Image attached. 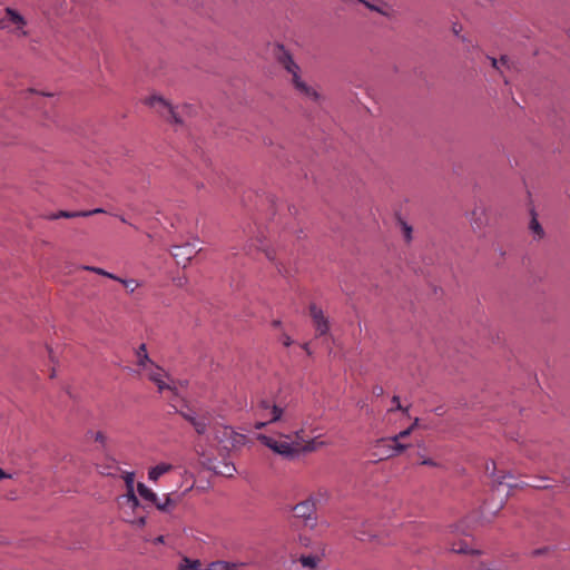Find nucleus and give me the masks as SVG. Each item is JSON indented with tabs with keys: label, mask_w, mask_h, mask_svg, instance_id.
Returning a JSON list of instances; mask_svg holds the SVG:
<instances>
[{
	"label": "nucleus",
	"mask_w": 570,
	"mask_h": 570,
	"mask_svg": "<svg viewBox=\"0 0 570 570\" xmlns=\"http://www.w3.org/2000/svg\"><path fill=\"white\" fill-rule=\"evenodd\" d=\"M137 491L144 500L153 503L164 513H171L183 499V493L177 492L166 493L164 498L160 499L151 489L140 482L137 484Z\"/></svg>",
	"instance_id": "4"
},
{
	"label": "nucleus",
	"mask_w": 570,
	"mask_h": 570,
	"mask_svg": "<svg viewBox=\"0 0 570 570\" xmlns=\"http://www.w3.org/2000/svg\"><path fill=\"white\" fill-rule=\"evenodd\" d=\"M146 105L154 108L157 112H159L167 120L174 121L175 124H181V119L179 118L176 109L163 97L160 96H150L146 99Z\"/></svg>",
	"instance_id": "6"
},
{
	"label": "nucleus",
	"mask_w": 570,
	"mask_h": 570,
	"mask_svg": "<svg viewBox=\"0 0 570 570\" xmlns=\"http://www.w3.org/2000/svg\"><path fill=\"white\" fill-rule=\"evenodd\" d=\"M471 226L475 229H481L485 224V213L482 207H475L471 213Z\"/></svg>",
	"instance_id": "16"
},
{
	"label": "nucleus",
	"mask_w": 570,
	"mask_h": 570,
	"mask_svg": "<svg viewBox=\"0 0 570 570\" xmlns=\"http://www.w3.org/2000/svg\"><path fill=\"white\" fill-rule=\"evenodd\" d=\"M309 314L314 322L317 335H325L330 330V325L327 318L323 314V311L313 304L309 307Z\"/></svg>",
	"instance_id": "10"
},
{
	"label": "nucleus",
	"mask_w": 570,
	"mask_h": 570,
	"mask_svg": "<svg viewBox=\"0 0 570 570\" xmlns=\"http://www.w3.org/2000/svg\"><path fill=\"white\" fill-rule=\"evenodd\" d=\"M120 282L130 293L135 292V289L139 286V283L136 279H116Z\"/></svg>",
	"instance_id": "29"
},
{
	"label": "nucleus",
	"mask_w": 570,
	"mask_h": 570,
	"mask_svg": "<svg viewBox=\"0 0 570 570\" xmlns=\"http://www.w3.org/2000/svg\"><path fill=\"white\" fill-rule=\"evenodd\" d=\"M529 228L535 237H538V238L543 237V235H544L543 228L541 227L540 223L538 222V219L533 213H532V218H531Z\"/></svg>",
	"instance_id": "26"
},
{
	"label": "nucleus",
	"mask_w": 570,
	"mask_h": 570,
	"mask_svg": "<svg viewBox=\"0 0 570 570\" xmlns=\"http://www.w3.org/2000/svg\"><path fill=\"white\" fill-rule=\"evenodd\" d=\"M197 253L198 249L195 247V245L191 244L174 246L171 250V255L176 263L178 265H183L184 267Z\"/></svg>",
	"instance_id": "9"
},
{
	"label": "nucleus",
	"mask_w": 570,
	"mask_h": 570,
	"mask_svg": "<svg viewBox=\"0 0 570 570\" xmlns=\"http://www.w3.org/2000/svg\"><path fill=\"white\" fill-rule=\"evenodd\" d=\"M417 423H419V420L415 419L414 423L411 426H413V429H414L417 425Z\"/></svg>",
	"instance_id": "47"
},
{
	"label": "nucleus",
	"mask_w": 570,
	"mask_h": 570,
	"mask_svg": "<svg viewBox=\"0 0 570 570\" xmlns=\"http://www.w3.org/2000/svg\"><path fill=\"white\" fill-rule=\"evenodd\" d=\"M383 392L382 387H380L379 390H376V393L377 394H381Z\"/></svg>",
	"instance_id": "51"
},
{
	"label": "nucleus",
	"mask_w": 570,
	"mask_h": 570,
	"mask_svg": "<svg viewBox=\"0 0 570 570\" xmlns=\"http://www.w3.org/2000/svg\"><path fill=\"white\" fill-rule=\"evenodd\" d=\"M321 561V558L318 556H301L299 558V562L302 563L303 567L305 568H309V569H315L317 567V564L320 563Z\"/></svg>",
	"instance_id": "22"
},
{
	"label": "nucleus",
	"mask_w": 570,
	"mask_h": 570,
	"mask_svg": "<svg viewBox=\"0 0 570 570\" xmlns=\"http://www.w3.org/2000/svg\"><path fill=\"white\" fill-rule=\"evenodd\" d=\"M491 62H492V66L497 69H499L498 67V60L495 58H491Z\"/></svg>",
	"instance_id": "41"
},
{
	"label": "nucleus",
	"mask_w": 570,
	"mask_h": 570,
	"mask_svg": "<svg viewBox=\"0 0 570 570\" xmlns=\"http://www.w3.org/2000/svg\"><path fill=\"white\" fill-rule=\"evenodd\" d=\"M6 12H7V16H8L10 22L16 24L18 30H21L26 26L24 18L17 11H14L13 9L7 8Z\"/></svg>",
	"instance_id": "20"
},
{
	"label": "nucleus",
	"mask_w": 570,
	"mask_h": 570,
	"mask_svg": "<svg viewBox=\"0 0 570 570\" xmlns=\"http://www.w3.org/2000/svg\"><path fill=\"white\" fill-rule=\"evenodd\" d=\"M281 340L283 345L286 347H288L292 344V338L287 334H283Z\"/></svg>",
	"instance_id": "35"
},
{
	"label": "nucleus",
	"mask_w": 570,
	"mask_h": 570,
	"mask_svg": "<svg viewBox=\"0 0 570 570\" xmlns=\"http://www.w3.org/2000/svg\"><path fill=\"white\" fill-rule=\"evenodd\" d=\"M181 415L184 416L185 420H187L191 425H193V419H197L196 416H194L193 414L190 413H181Z\"/></svg>",
	"instance_id": "37"
},
{
	"label": "nucleus",
	"mask_w": 570,
	"mask_h": 570,
	"mask_svg": "<svg viewBox=\"0 0 570 570\" xmlns=\"http://www.w3.org/2000/svg\"><path fill=\"white\" fill-rule=\"evenodd\" d=\"M257 440L285 459H294L302 453L314 452L323 444V442H317L315 439L305 440L303 429L286 434L278 433L277 436L258 434Z\"/></svg>",
	"instance_id": "1"
},
{
	"label": "nucleus",
	"mask_w": 570,
	"mask_h": 570,
	"mask_svg": "<svg viewBox=\"0 0 570 570\" xmlns=\"http://www.w3.org/2000/svg\"><path fill=\"white\" fill-rule=\"evenodd\" d=\"M392 402L395 405V410L407 411V409H403V406L401 405L399 396H393ZM392 410H394V407Z\"/></svg>",
	"instance_id": "33"
},
{
	"label": "nucleus",
	"mask_w": 570,
	"mask_h": 570,
	"mask_svg": "<svg viewBox=\"0 0 570 570\" xmlns=\"http://www.w3.org/2000/svg\"><path fill=\"white\" fill-rule=\"evenodd\" d=\"M135 523H137L139 527H142L145 525L146 523V518L145 517H139L136 521H134Z\"/></svg>",
	"instance_id": "38"
},
{
	"label": "nucleus",
	"mask_w": 570,
	"mask_h": 570,
	"mask_svg": "<svg viewBox=\"0 0 570 570\" xmlns=\"http://www.w3.org/2000/svg\"><path fill=\"white\" fill-rule=\"evenodd\" d=\"M213 469L217 474L230 478L236 472V468L233 463L223 462L220 465H214Z\"/></svg>",
	"instance_id": "19"
},
{
	"label": "nucleus",
	"mask_w": 570,
	"mask_h": 570,
	"mask_svg": "<svg viewBox=\"0 0 570 570\" xmlns=\"http://www.w3.org/2000/svg\"><path fill=\"white\" fill-rule=\"evenodd\" d=\"M105 213L101 208H96L92 210H81V212H67V210H60L57 214L52 215L51 219H58V218H75V217H89L95 214Z\"/></svg>",
	"instance_id": "13"
},
{
	"label": "nucleus",
	"mask_w": 570,
	"mask_h": 570,
	"mask_svg": "<svg viewBox=\"0 0 570 570\" xmlns=\"http://www.w3.org/2000/svg\"><path fill=\"white\" fill-rule=\"evenodd\" d=\"M214 439L224 450H232L242 446L246 438L230 426L219 425L214 429Z\"/></svg>",
	"instance_id": "5"
},
{
	"label": "nucleus",
	"mask_w": 570,
	"mask_h": 570,
	"mask_svg": "<svg viewBox=\"0 0 570 570\" xmlns=\"http://www.w3.org/2000/svg\"><path fill=\"white\" fill-rule=\"evenodd\" d=\"M257 566L255 561L247 562H229L224 560L213 561L208 563L205 570H240L242 567Z\"/></svg>",
	"instance_id": "12"
},
{
	"label": "nucleus",
	"mask_w": 570,
	"mask_h": 570,
	"mask_svg": "<svg viewBox=\"0 0 570 570\" xmlns=\"http://www.w3.org/2000/svg\"><path fill=\"white\" fill-rule=\"evenodd\" d=\"M451 550L455 553H473L474 550L469 548V544L465 540H461L452 544Z\"/></svg>",
	"instance_id": "27"
},
{
	"label": "nucleus",
	"mask_w": 570,
	"mask_h": 570,
	"mask_svg": "<svg viewBox=\"0 0 570 570\" xmlns=\"http://www.w3.org/2000/svg\"><path fill=\"white\" fill-rule=\"evenodd\" d=\"M406 448H407V445L401 443L400 441H396V443L389 442V450H387V453H385V456L386 458H391V456H394L396 454H400Z\"/></svg>",
	"instance_id": "23"
},
{
	"label": "nucleus",
	"mask_w": 570,
	"mask_h": 570,
	"mask_svg": "<svg viewBox=\"0 0 570 570\" xmlns=\"http://www.w3.org/2000/svg\"><path fill=\"white\" fill-rule=\"evenodd\" d=\"M141 371L153 383L157 385L159 392L165 390L174 391V387L165 381L167 377L166 372L161 367L155 365L154 362L148 364L146 368H141Z\"/></svg>",
	"instance_id": "7"
},
{
	"label": "nucleus",
	"mask_w": 570,
	"mask_h": 570,
	"mask_svg": "<svg viewBox=\"0 0 570 570\" xmlns=\"http://www.w3.org/2000/svg\"><path fill=\"white\" fill-rule=\"evenodd\" d=\"M100 473L105 475H114V470H118V468L115 465V462H111V464H108L106 466H99Z\"/></svg>",
	"instance_id": "32"
},
{
	"label": "nucleus",
	"mask_w": 570,
	"mask_h": 570,
	"mask_svg": "<svg viewBox=\"0 0 570 570\" xmlns=\"http://www.w3.org/2000/svg\"><path fill=\"white\" fill-rule=\"evenodd\" d=\"M120 220H121L122 223H127L126 218H125V217H122V216L120 217Z\"/></svg>",
	"instance_id": "52"
},
{
	"label": "nucleus",
	"mask_w": 570,
	"mask_h": 570,
	"mask_svg": "<svg viewBox=\"0 0 570 570\" xmlns=\"http://www.w3.org/2000/svg\"><path fill=\"white\" fill-rule=\"evenodd\" d=\"M405 233H406V237L409 238V237H410V234H411V228H410V227H406V228H405Z\"/></svg>",
	"instance_id": "45"
},
{
	"label": "nucleus",
	"mask_w": 570,
	"mask_h": 570,
	"mask_svg": "<svg viewBox=\"0 0 570 570\" xmlns=\"http://www.w3.org/2000/svg\"><path fill=\"white\" fill-rule=\"evenodd\" d=\"M266 256L268 259H273V257L271 256V254L268 252L266 253Z\"/></svg>",
	"instance_id": "50"
},
{
	"label": "nucleus",
	"mask_w": 570,
	"mask_h": 570,
	"mask_svg": "<svg viewBox=\"0 0 570 570\" xmlns=\"http://www.w3.org/2000/svg\"><path fill=\"white\" fill-rule=\"evenodd\" d=\"M453 31H454V33H456V35H458V33H459V28L453 27Z\"/></svg>",
	"instance_id": "48"
},
{
	"label": "nucleus",
	"mask_w": 570,
	"mask_h": 570,
	"mask_svg": "<svg viewBox=\"0 0 570 570\" xmlns=\"http://www.w3.org/2000/svg\"><path fill=\"white\" fill-rule=\"evenodd\" d=\"M412 431H413V426H409L407 429L401 431L399 434H396L392 438H389V442L396 443V441L407 438L412 433Z\"/></svg>",
	"instance_id": "30"
},
{
	"label": "nucleus",
	"mask_w": 570,
	"mask_h": 570,
	"mask_svg": "<svg viewBox=\"0 0 570 570\" xmlns=\"http://www.w3.org/2000/svg\"><path fill=\"white\" fill-rule=\"evenodd\" d=\"M193 426L199 435H203L207 431L208 419L205 416L199 419H193Z\"/></svg>",
	"instance_id": "24"
},
{
	"label": "nucleus",
	"mask_w": 570,
	"mask_h": 570,
	"mask_svg": "<svg viewBox=\"0 0 570 570\" xmlns=\"http://www.w3.org/2000/svg\"><path fill=\"white\" fill-rule=\"evenodd\" d=\"M122 479L125 481L127 492L122 497L124 501L121 502V504L122 505H127L131 510H135L136 508L139 507V500L136 497L135 490H134L135 473L134 472H126L124 474Z\"/></svg>",
	"instance_id": "8"
},
{
	"label": "nucleus",
	"mask_w": 570,
	"mask_h": 570,
	"mask_svg": "<svg viewBox=\"0 0 570 570\" xmlns=\"http://www.w3.org/2000/svg\"><path fill=\"white\" fill-rule=\"evenodd\" d=\"M500 62L502 65H507L508 63V58L507 57H501Z\"/></svg>",
	"instance_id": "43"
},
{
	"label": "nucleus",
	"mask_w": 570,
	"mask_h": 570,
	"mask_svg": "<svg viewBox=\"0 0 570 570\" xmlns=\"http://www.w3.org/2000/svg\"><path fill=\"white\" fill-rule=\"evenodd\" d=\"M421 464H422V465H429V466H439V463H438V462H435V461H434V460H432V459H423V460L421 461Z\"/></svg>",
	"instance_id": "34"
},
{
	"label": "nucleus",
	"mask_w": 570,
	"mask_h": 570,
	"mask_svg": "<svg viewBox=\"0 0 570 570\" xmlns=\"http://www.w3.org/2000/svg\"><path fill=\"white\" fill-rule=\"evenodd\" d=\"M375 531L372 529V524L364 522L358 529L355 530V538L361 541H370L375 538Z\"/></svg>",
	"instance_id": "15"
},
{
	"label": "nucleus",
	"mask_w": 570,
	"mask_h": 570,
	"mask_svg": "<svg viewBox=\"0 0 570 570\" xmlns=\"http://www.w3.org/2000/svg\"><path fill=\"white\" fill-rule=\"evenodd\" d=\"M277 60L279 65L287 71V73L291 76V82L294 86L295 90L301 95L303 98L312 100V101H318L320 95L318 92L311 86H308L301 77V68L293 60L291 53L284 48H279V52L277 55Z\"/></svg>",
	"instance_id": "3"
},
{
	"label": "nucleus",
	"mask_w": 570,
	"mask_h": 570,
	"mask_svg": "<svg viewBox=\"0 0 570 570\" xmlns=\"http://www.w3.org/2000/svg\"><path fill=\"white\" fill-rule=\"evenodd\" d=\"M374 449L377 451L373 452V456H379L380 460L386 458L385 453H387L389 450V439L377 440L374 445Z\"/></svg>",
	"instance_id": "21"
},
{
	"label": "nucleus",
	"mask_w": 570,
	"mask_h": 570,
	"mask_svg": "<svg viewBox=\"0 0 570 570\" xmlns=\"http://www.w3.org/2000/svg\"><path fill=\"white\" fill-rule=\"evenodd\" d=\"M203 563L198 559H190L188 557H183L177 570H202Z\"/></svg>",
	"instance_id": "17"
},
{
	"label": "nucleus",
	"mask_w": 570,
	"mask_h": 570,
	"mask_svg": "<svg viewBox=\"0 0 570 570\" xmlns=\"http://www.w3.org/2000/svg\"><path fill=\"white\" fill-rule=\"evenodd\" d=\"M252 410L256 419L254 428L257 430L277 422L287 423L292 417L286 406L266 397H261L253 402Z\"/></svg>",
	"instance_id": "2"
},
{
	"label": "nucleus",
	"mask_w": 570,
	"mask_h": 570,
	"mask_svg": "<svg viewBox=\"0 0 570 570\" xmlns=\"http://www.w3.org/2000/svg\"><path fill=\"white\" fill-rule=\"evenodd\" d=\"M197 452H198V454H200V455H205V452H204V451H202V452H200V451H198V450H197Z\"/></svg>",
	"instance_id": "53"
},
{
	"label": "nucleus",
	"mask_w": 570,
	"mask_h": 570,
	"mask_svg": "<svg viewBox=\"0 0 570 570\" xmlns=\"http://www.w3.org/2000/svg\"><path fill=\"white\" fill-rule=\"evenodd\" d=\"M83 269L94 272V273L102 275V276H106V277L111 278L114 281L115 279H119L118 276H116V275H114L111 273H108V272H106V271H104L102 268H99V267L83 266Z\"/></svg>",
	"instance_id": "28"
},
{
	"label": "nucleus",
	"mask_w": 570,
	"mask_h": 570,
	"mask_svg": "<svg viewBox=\"0 0 570 570\" xmlns=\"http://www.w3.org/2000/svg\"><path fill=\"white\" fill-rule=\"evenodd\" d=\"M11 478L10 474L6 473L3 470L0 469V480Z\"/></svg>",
	"instance_id": "39"
},
{
	"label": "nucleus",
	"mask_w": 570,
	"mask_h": 570,
	"mask_svg": "<svg viewBox=\"0 0 570 570\" xmlns=\"http://www.w3.org/2000/svg\"><path fill=\"white\" fill-rule=\"evenodd\" d=\"M302 347H303V348H304L308 354H311L309 348H308V344H307V343L303 344V345H302Z\"/></svg>",
	"instance_id": "44"
},
{
	"label": "nucleus",
	"mask_w": 570,
	"mask_h": 570,
	"mask_svg": "<svg viewBox=\"0 0 570 570\" xmlns=\"http://www.w3.org/2000/svg\"><path fill=\"white\" fill-rule=\"evenodd\" d=\"M155 542L156 543H164L165 542V538L163 535H159L155 539Z\"/></svg>",
	"instance_id": "40"
},
{
	"label": "nucleus",
	"mask_w": 570,
	"mask_h": 570,
	"mask_svg": "<svg viewBox=\"0 0 570 570\" xmlns=\"http://www.w3.org/2000/svg\"><path fill=\"white\" fill-rule=\"evenodd\" d=\"M533 487L538 488V489H547V488H549V485H547V484H534Z\"/></svg>",
	"instance_id": "42"
},
{
	"label": "nucleus",
	"mask_w": 570,
	"mask_h": 570,
	"mask_svg": "<svg viewBox=\"0 0 570 570\" xmlns=\"http://www.w3.org/2000/svg\"><path fill=\"white\" fill-rule=\"evenodd\" d=\"M174 470V465L170 463L161 462L148 470V479L153 482H157L160 476Z\"/></svg>",
	"instance_id": "14"
},
{
	"label": "nucleus",
	"mask_w": 570,
	"mask_h": 570,
	"mask_svg": "<svg viewBox=\"0 0 570 570\" xmlns=\"http://www.w3.org/2000/svg\"><path fill=\"white\" fill-rule=\"evenodd\" d=\"M91 435H92V438H94V440H95L96 442H98V443H100V444H101V446H102V448H105V446H106V443H107V436H106V434H105V433H102V432L98 431V432L92 433Z\"/></svg>",
	"instance_id": "31"
},
{
	"label": "nucleus",
	"mask_w": 570,
	"mask_h": 570,
	"mask_svg": "<svg viewBox=\"0 0 570 570\" xmlns=\"http://www.w3.org/2000/svg\"><path fill=\"white\" fill-rule=\"evenodd\" d=\"M315 501L308 498L293 508L294 515L304 520H309L315 513Z\"/></svg>",
	"instance_id": "11"
},
{
	"label": "nucleus",
	"mask_w": 570,
	"mask_h": 570,
	"mask_svg": "<svg viewBox=\"0 0 570 570\" xmlns=\"http://www.w3.org/2000/svg\"><path fill=\"white\" fill-rule=\"evenodd\" d=\"M357 2H363L367 8H370L371 10H375V11H379L381 13H384L381 9L376 8L375 6H372L368 2L364 1V0H356Z\"/></svg>",
	"instance_id": "36"
},
{
	"label": "nucleus",
	"mask_w": 570,
	"mask_h": 570,
	"mask_svg": "<svg viewBox=\"0 0 570 570\" xmlns=\"http://www.w3.org/2000/svg\"><path fill=\"white\" fill-rule=\"evenodd\" d=\"M137 365L141 368H146L148 364L153 363V361L149 358L145 344H141L137 352Z\"/></svg>",
	"instance_id": "18"
},
{
	"label": "nucleus",
	"mask_w": 570,
	"mask_h": 570,
	"mask_svg": "<svg viewBox=\"0 0 570 570\" xmlns=\"http://www.w3.org/2000/svg\"><path fill=\"white\" fill-rule=\"evenodd\" d=\"M0 27H1V28H6V27H7V26L4 24V21H1V22H0Z\"/></svg>",
	"instance_id": "49"
},
{
	"label": "nucleus",
	"mask_w": 570,
	"mask_h": 570,
	"mask_svg": "<svg viewBox=\"0 0 570 570\" xmlns=\"http://www.w3.org/2000/svg\"><path fill=\"white\" fill-rule=\"evenodd\" d=\"M534 553L539 554V553H541V550H535Z\"/></svg>",
	"instance_id": "54"
},
{
	"label": "nucleus",
	"mask_w": 570,
	"mask_h": 570,
	"mask_svg": "<svg viewBox=\"0 0 570 570\" xmlns=\"http://www.w3.org/2000/svg\"><path fill=\"white\" fill-rule=\"evenodd\" d=\"M495 470H497V466H495V462L494 461H491V462H488L487 465H485V472L490 475V476H493L494 478V481L501 485L503 484V480L507 478L505 475H495Z\"/></svg>",
	"instance_id": "25"
},
{
	"label": "nucleus",
	"mask_w": 570,
	"mask_h": 570,
	"mask_svg": "<svg viewBox=\"0 0 570 570\" xmlns=\"http://www.w3.org/2000/svg\"><path fill=\"white\" fill-rule=\"evenodd\" d=\"M279 324H281V322H279V321H274V322H273V325H274V326H279Z\"/></svg>",
	"instance_id": "46"
}]
</instances>
